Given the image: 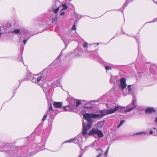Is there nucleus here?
<instances>
[{"label":"nucleus","mask_w":157,"mask_h":157,"mask_svg":"<svg viewBox=\"0 0 157 157\" xmlns=\"http://www.w3.org/2000/svg\"><path fill=\"white\" fill-rule=\"evenodd\" d=\"M136 100L133 97V101L131 104L126 107L118 105L113 109L101 110L100 111V114H97L92 113L83 114V115L84 119L88 122L86 124L83 123L82 134H79L76 137L73 139L74 143L78 144L79 147L81 149L82 148L81 145L82 143V136H85L87 134V131L91 128L93 122H94L92 119H99L105 115L114 113L117 111L120 112H130L137 107V105L136 103Z\"/></svg>","instance_id":"f257e3e1"},{"label":"nucleus","mask_w":157,"mask_h":157,"mask_svg":"<svg viewBox=\"0 0 157 157\" xmlns=\"http://www.w3.org/2000/svg\"><path fill=\"white\" fill-rule=\"evenodd\" d=\"M120 87L124 95H127L130 93L132 90L131 85H128L126 88L127 85L126 83V79L124 78H122L120 79Z\"/></svg>","instance_id":"f03ea898"},{"label":"nucleus","mask_w":157,"mask_h":157,"mask_svg":"<svg viewBox=\"0 0 157 157\" xmlns=\"http://www.w3.org/2000/svg\"><path fill=\"white\" fill-rule=\"evenodd\" d=\"M32 77V81L33 82L37 83L41 86H45L42 83H41V82L44 80V76L43 74L40 73L34 75Z\"/></svg>","instance_id":"7ed1b4c3"},{"label":"nucleus","mask_w":157,"mask_h":157,"mask_svg":"<svg viewBox=\"0 0 157 157\" xmlns=\"http://www.w3.org/2000/svg\"><path fill=\"white\" fill-rule=\"evenodd\" d=\"M73 35L70 32L64 33L62 37V38L65 43L68 44L73 39Z\"/></svg>","instance_id":"20e7f679"},{"label":"nucleus","mask_w":157,"mask_h":157,"mask_svg":"<svg viewBox=\"0 0 157 157\" xmlns=\"http://www.w3.org/2000/svg\"><path fill=\"white\" fill-rule=\"evenodd\" d=\"M97 135L99 137H102L103 136V134L102 132L98 129L93 128L90 130V133L88 134L89 135Z\"/></svg>","instance_id":"39448f33"},{"label":"nucleus","mask_w":157,"mask_h":157,"mask_svg":"<svg viewBox=\"0 0 157 157\" xmlns=\"http://www.w3.org/2000/svg\"><path fill=\"white\" fill-rule=\"evenodd\" d=\"M61 5L60 2L58 1H56L52 7V9L55 13H57L59 9V6Z\"/></svg>","instance_id":"423d86ee"},{"label":"nucleus","mask_w":157,"mask_h":157,"mask_svg":"<svg viewBox=\"0 0 157 157\" xmlns=\"http://www.w3.org/2000/svg\"><path fill=\"white\" fill-rule=\"evenodd\" d=\"M67 99L69 102V105L74 108L75 103L77 100L71 97H69Z\"/></svg>","instance_id":"0eeeda50"},{"label":"nucleus","mask_w":157,"mask_h":157,"mask_svg":"<svg viewBox=\"0 0 157 157\" xmlns=\"http://www.w3.org/2000/svg\"><path fill=\"white\" fill-rule=\"evenodd\" d=\"M155 111L153 107H148L145 110V112L147 113H151Z\"/></svg>","instance_id":"6e6552de"},{"label":"nucleus","mask_w":157,"mask_h":157,"mask_svg":"<svg viewBox=\"0 0 157 157\" xmlns=\"http://www.w3.org/2000/svg\"><path fill=\"white\" fill-rule=\"evenodd\" d=\"M25 30H22V29L21 30L19 29H15L13 31H12L11 32V33H15L16 34H18L20 33L21 34H25L24 33V31Z\"/></svg>","instance_id":"1a4fd4ad"},{"label":"nucleus","mask_w":157,"mask_h":157,"mask_svg":"<svg viewBox=\"0 0 157 157\" xmlns=\"http://www.w3.org/2000/svg\"><path fill=\"white\" fill-rule=\"evenodd\" d=\"M62 102H55L53 104V105L54 108H59L62 106Z\"/></svg>","instance_id":"9d476101"},{"label":"nucleus","mask_w":157,"mask_h":157,"mask_svg":"<svg viewBox=\"0 0 157 157\" xmlns=\"http://www.w3.org/2000/svg\"><path fill=\"white\" fill-rule=\"evenodd\" d=\"M104 123L105 122L104 121H101L98 122L96 124V127L98 128H101L104 125Z\"/></svg>","instance_id":"9b49d317"},{"label":"nucleus","mask_w":157,"mask_h":157,"mask_svg":"<svg viewBox=\"0 0 157 157\" xmlns=\"http://www.w3.org/2000/svg\"><path fill=\"white\" fill-rule=\"evenodd\" d=\"M74 108L69 105L66 106L64 107L63 110L64 111H70L72 110Z\"/></svg>","instance_id":"f8f14e48"},{"label":"nucleus","mask_w":157,"mask_h":157,"mask_svg":"<svg viewBox=\"0 0 157 157\" xmlns=\"http://www.w3.org/2000/svg\"><path fill=\"white\" fill-rule=\"evenodd\" d=\"M96 150L97 151V152L98 153V155L95 157H100L101 156L103 152L102 149L99 148L96 149Z\"/></svg>","instance_id":"ddd939ff"},{"label":"nucleus","mask_w":157,"mask_h":157,"mask_svg":"<svg viewBox=\"0 0 157 157\" xmlns=\"http://www.w3.org/2000/svg\"><path fill=\"white\" fill-rule=\"evenodd\" d=\"M59 81H56L54 82L52 84V86L53 87H56L57 86H59Z\"/></svg>","instance_id":"4468645a"},{"label":"nucleus","mask_w":157,"mask_h":157,"mask_svg":"<svg viewBox=\"0 0 157 157\" xmlns=\"http://www.w3.org/2000/svg\"><path fill=\"white\" fill-rule=\"evenodd\" d=\"M57 20V15H56L52 19V23L53 24Z\"/></svg>","instance_id":"2eb2a0df"},{"label":"nucleus","mask_w":157,"mask_h":157,"mask_svg":"<svg viewBox=\"0 0 157 157\" xmlns=\"http://www.w3.org/2000/svg\"><path fill=\"white\" fill-rule=\"evenodd\" d=\"M149 134L153 135V136H157V134L155 133V132H154L152 130H151L149 132Z\"/></svg>","instance_id":"dca6fc26"},{"label":"nucleus","mask_w":157,"mask_h":157,"mask_svg":"<svg viewBox=\"0 0 157 157\" xmlns=\"http://www.w3.org/2000/svg\"><path fill=\"white\" fill-rule=\"evenodd\" d=\"M72 142H73V139H71L69 140H67L64 141V142H63V143H71Z\"/></svg>","instance_id":"f3484780"},{"label":"nucleus","mask_w":157,"mask_h":157,"mask_svg":"<svg viewBox=\"0 0 157 157\" xmlns=\"http://www.w3.org/2000/svg\"><path fill=\"white\" fill-rule=\"evenodd\" d=\"M75 102L76 103V107L78 106L79 105H80L81 104V101L80 100H78L77 101H76Z\"/></svg>","instance_id":"a211bd4d"},{"label":"nucleus","mask_w":157,"mask_h":157,"mask_svg":"<svg viewBox=\"0 0 157 157\" xmlns=\"http://www.w3.org/2000/svg\"><path fill=\"white\" fill-rule=\"evenodd\" d=\"M130 1V0H127L126 2L124 4V5L123 7V8H124L127 5L128 3Z\"/></svg>","instance_id":"6ab92c4d"},{"label":"nucleus","mask_w":157,"mask_h":157,"mask_svg":"<svg viewBox=\"0 0 157 157\" xmlns=\"http://www.w3.org/2000/svg\"><path fill=\"white\" fill-rule=\"evenodd\" d=\"M146 133V132H139L136 133V134H135V135H141L142 134H145Z\"/></svg>","instance_id":"aec40b11"},{"label":"nucleus","mask_w":157,"mask_h":157,"mask_svg":"<svg viewBox=\"0 0 157 157\" xmlns=\"http://www.w3.org/2000/svg\"><path fill=\"white\" fill-rule=\"evenodd\" d=\"M105 68L107 71L111 70L112 68L110 66H105Z\"/></svg>","instance_id":"412c9836"},{"label":"nucleus","mask_w":157,"mask_h":157,"mask_svg":"<svg viewBox=\"0 0 157 157\" xmlns=\"http://www.w3.org/2000/svg\"><path fill=\"white\" fill-rule=\"evenodd\" d=\"M48 106L49 111H52L53 110V109L52 107V104L51 103H50L49 104Z\"/></svg>","instance_id":"4be33fe9"},{"label":"nucleus","mask_w":157,"mask_h":157,"mask_svg":"<svg viewBox=\"0 0 157 157\" xmlns=\"http://www.w3.org/2000/svg\"><path fill=\"white\" fill-rule=\"evenodd\" d=\"M109 147H108L107 150H106V151L105 152V153H104V157H107V154H108V152L109 151Z\"/></svg>","instance_id":"5701e85b"},{"label":"nucleus","mask_w":157,"mask_h":157,"mask_svg":"<svg viewBox=\"0 0 157 157\" xmlns=\"http://www.w3.org/2000/svg\"><path fill=\"white\" fill-rule=\"evenodd\" d=\"M83 150L82 149V148L81 149V152H80V155H79L78 157H82V155L84 153L85 151H83Z\"/></svg>","instance_id":"b1692460"},{"label":"nucleus","mask_w":157,"mask_h":157,"mask_svg":"<svg viewBox=\"0 0 157 157\" xmlns=\"http://www.w3.org/2000/svg\"><path fill=\"white\" fill-rule=\"evenodd\" d=\"M22 30H25V31H24V33H25V34H23V35H27L29 34V31L26 29H22Z\"/></svg>","instance_id":"393cba45"},{"label":"nucleus","mask_w":157,"mask_h":157,"mask_svg":"<svg viewBox=\"0 0 157 157\" xmlns=\"http://www.w3.org/2000/svg\"><path fill=\"white\" fill-rule=\"evenodd\" d=\"M83 47H84V48H86L87 46L88 43H87L86 42H83Z\"/></svg>","instance_id":"a878e982"},{"label":"nucleus","mask_w":157,"mask_h":157,"mask_svg":"<svg viewBox=\"0 0 157 157\" xmlns=\"http://www.w3.org/2000/svg\"><path fill=\"white\" fill-rule=\"evenodd\" d=\"M63 9V10H66L67 8V6L66 4H63L62 5Z\"/></svg>","instance_id":"bb28decb"},{"label":"nucleus","mask_w":157,"mask_h":157,"mask_svg":"<svg viewBox=\"0 0 157 157\" xmlns=\"http://www.w3.org/2000/svg\"><path fill=\"white\" fill-rule=\"evenodd\" d=\"M124 120H122L121 121L119 125L118 126V128H119L120 126H121L124 123Z\"/></svg>","instance_id":"cd10ccee"},{"label":"nucleus","mask_w":157,"mask_h":157,"mask_svg":"<svg viewBox=\"0 0 157 157\" xmlns=\"http://www.w3.org/2000/svg\"><path fill=\"white\" fill-rule=\"evenodd\" d=\"M47 117V116L46 115H44V116L43 117L42 119V121H44L46 119Z\"/></svg>","instance_id":"c85d7f7f"},{"label":"nucleus","mask_w":157,"mask_h":157,"mask_svg":"<svg viewBox=\"0 0 157 157\" xmlns=\"http://www.w3.org/2000/svg\"><path fill=\"white\" fill-rule=\"evenodd\" d=\"M29 37L27 39V40H26V39H24L23 40V43L24 44H26V42H27V40H28V39L29 38Z\"/></svg>","instance_id":"c756f323"},{"label":"nucleus","mask_w":157,"mask_h":157,"mask_svg":"<svg viewBox=\"0 0 157 157\" xmlns=\"http://www.w3.org/2000/svg\"><path fill=\"white\" fill-rule=\"evenodd\" d=\"M89 147V146H86L85 147V148L84 149H82L83 150V151H84L85 152L86 151V150Z\"/></svg>","instance_id":"7c9ffc66"},{"label":"nucleus","mask_w":157,"mask_h":157,"mask_svg":"<svg viewBox=\"0 0 157 157\" xmlns=\"http://www.w3.org/2000/svg\"><path fill=\"white\" fill-rule=\"evenodd\" d=\"M64 14H65L64 12L62 11L60 13V15L61 16H63V15H64Z\"/></svg>","instance_id":"2f4dec72"},{"label":"nucleus","mask_w":157,"mask_h":157,"mask_svg":"<svg viewBox=\"0 0 157 157\" xmlns=\"http://www.w3.org/2000/svg\"><path fill=\"white\" fill-rule=\"evenodd\" d=\"M76 28L75 27V25H74L72 26V29L73 30H75Z\"/></svg>","instance_id":"473e14b6"},{"label":"nucleus","mask_w":157,"mask_h":157,"mask_svg":"<svg viewBox=\"0 0 157 157\" xmlns=\"http://www.w3.org/2000/svg\"><path fill=\"white\" fill-rule=\"evenodd\" d=\"M157 21V18H155V19L153 21V22H155V21Z\"/></svg>","instance_id":"72a5a7b5"},{"label":"nucleus","mask_w":157,"mask_h":157,"mask_svg":"<svg viewBox=\"0 0 157 157\" xmlns=\"http://www.w3.org/2000/svg\"><path fill=\"white\" fill-rule=\"evenodd\" d=\"M155 121L157 124V117L155 118Z\"/></svg>","instance_id":"f704fd0d"},{"label":"nucleus","mask_w":157,"mask_h":157,"mask_svg":"<svg viewBox=\"0 0 157 157\" xmlns=\"http://www.w3.org/2000/svg\"><path fill=\"white\" fill-rule=\"evenodd\" d=\"M19 58H20V61L21 60H22V58L21 56H20V57H19Z\"/></svg>","instance_id":"c9c22d12"},{"label":"nucleus","mask_w":157,"mask_h":157,"mask_svg":"<svg viewBox=\"0 0 157 157\" xmlns=\"http://www.w3.org/2000/svg\"><path fill=\"white\" fill-rule=\"evenodd\" d=\"M113 78V77L112 76H111V78L110 79V81L112 82V78Z\"/></svg>","instance_id":"e433bc0d"},{"label":"nucleus","mask_w":157,"mask_h":157,"mask_svg":"<svg viewBox=\"0 0 157 157\" xmlns=\"http://www.w3.org/2000/svg\"><path fill=\"white\" fill-rule=\"evenodd\" d=\"M11 25L10 24L9 25V26H8V28L11 27Z\"/></svg>","instance_id":"4c0bfd02"},{"label":"nucleus","mask_w":157,"mask_h":157,"mask_svg":"<svg viewBox=\"0 0 157 157\" xmlns=\"http://www.w3.org/2000/svg\"><path fill=\"white\" fill-rule=\"evenodd\" d=\"M43 90L46 93V89H43Z\"/></svg>","instance_id":"58836bf2"},{"label":"nucleus","mask_w":157,"mask_h":157,"mask_svg":"<svg viewBox=\"0 0 157 157\" xmlns=\"http://www.w3.org/2000/svg\"><path fill=\"white\" fill-rule=\"evenodd\" d=\"M153 129H154V130H156V128H155L154 127V128H153Z\"/></svg>","instance_id":"ea45409f"},{"label":"nucleus","mask_w":157,"mask_h":157,"mask_svg":"<svg viewBox=\"0 0 157 157\" xmlns=\"http://www.w3.org/2000/svg\"><path fill=\"white\" fill-rule=\"evenodd\" d=\"M60 55H59V57H60Z\"/></svg>","instance_id":"a19ab883"},{"label":"nucleus","mask_w":157,"mask_h":157,"mask_svg":"<svg viewBox=\"0 0 157 157\" xmlns=\"http://www.w3.org/2000/svg\"><path fill=\"white\" fill-rule=\"evenodd\" d=\"M48 88H49V87H48V89H47V90H46V91H47V90H48Z\"/></svg>","instance_id":"79ce46f5"},{"label":"nucleus","mask_w":157,"mask_h":157,"mask_svg":"<svg viewBox=\"0 0 157 157\" xmlns=\"http://www.w3.org/2000/svg\"><path fill=\"white\" fill-rule=\"evenodd\" d=\"M29 75H31V74H29Z\"/></svg>","instance_id":"37998d69"},{"label":"nucleus","mask_w":157,"mask_h":157,"mask_svg":"<svg viewBox=\"0 0 157 157\" xmlns=\"http://www.w3.org/2000/svg\"><path fill=\"white\" fill-rule=\"evenodd\" d=\"M48 102H49V100H48Z\"/></svg>","instance_id":"c03bdc74"},{"label":"nucleus","mask_w":157,"mask_h":157,"mask_svg":"<svg viewBox=\"0 0 157 157\" xmlns=\"http://www.w3.org/2000/svg\"><path fill=\"white\" fill-rule=\"evenodd\" d=\"M99 44L98 43H97V45H98Z\"/></svg>","instance_id":"a18cd8bd"},{"label":"nucleus","mask_w":157,"mask_h":157,"mask_svg":"<svg viewBox=\"0 0 157 157\" xmlns=\"http://www.w3.org/2000/svg\"><path fill=\"white\" fill-rule=\"evenodd\" d=\"M76 50V49H75V52Z\"/></svg>","instance_id":"49530a36"},{"label":"nucleus","mask_w":157,"mask_h":157,"mask_svg":"<svg viewBox=\"0 0 157 157\" xmlns=\"http://www.w3.org/2000/svg\"><path fill=\"white\" fill-rule=\"evenodd\" d=\"M156 131H157V130H156Z\"/></svg>","instance_id":"de8ad7c7"}]
</instances>
